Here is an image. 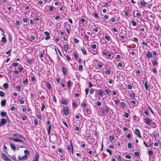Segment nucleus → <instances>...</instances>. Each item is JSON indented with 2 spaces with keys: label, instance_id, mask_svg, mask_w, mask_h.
Wrapping results in <instances>:
<instances>
[{
  "label": "nucleus",
  "instance_id": "1",
  "mask_svg": "<svg viewBox=\"0 0 161 161\" xmlns=\"http://www.w3.org/2000/svg\"><path fill=\"white\" fill-rule=\"evenodd\" d=\"M71 146L69 145L67 146V148L69 153L72 152V154H73V149L72 143L71 142H70Z\"/></svg>",
  "mask_w": 161,
  "mask_h": 161
},
{
  "label": "nucleus",
  "instance_id": "2",
  "mask_svg": "<svg viewBox=\"0 0 161 161\" xmlns=\"http://www.w3.org/2000/svg\"><path fill=\"white\" fill-rule=\"evenodd\" d=\"M7 122V120L6 119H2L1 120L0 122V127H1L3 125H4L6 124Z\"/></svg>",
  "mask_w": 161,
  "mask_h": 161
},
{
  "label": "nucleus",
  "instance_id": "3",
  "mask_svg": "<svg viewBox=\"0 0 161 161\" xmlns=\"http://www.w3.org/2000/svg\"><path fill=\"white\" fill-rule=\"evenodd\" d=\"M135 132L136 133V134L139 137L141 138L142 136L140 134V131L137 129H135Z\"/></svg>",
  "mask_w": 161,
  "mask_h": 161
},
{
  "label": "nucleus",
  "instance_id": "4",
  "mask_svg": "<svg viewBox=\"0 0 161 161\" xmlns=\"http://www.w3.org/2000/svg\"><path fill=\"white\" fill-rule=\"evenodd\" d=\"M45 35H46V36L45 38V39L46 40H49L50 38V33L47 31H45L44 33Z\"/></svg>",
  "mask_w": 161,
  "mask_h": 161
},
{
  "label": "nucleus",
  "instance_id": "5",
  "mask_svg": "<svg viewBox=\"0 0 161 161\" xmlns=\"http://www.w3.org/2000/svg\"><path fill=\"white\" fill-rule=\"evenodd\" d=\"M144 122L147 124H150L152 120L148 118H146Z\"/></svg>",
  "mask_w": 161,
  "mask_h": 161
},
{
  "label": "nucleus",
  "instance_id": "6",
  "mask_svg": "<svg viewBox=\"0 0 161 161\" xmlns=\"http://www.w3.org/2000/svg\"><path fill=\"white\" fill-rule=\"evenodd\" d=\"M10 139L12 140L14 142H23V141L19 139L18 138H10Z\"/></svg>",
  "mask_w": 161,
  "mask_h": 161
},
{
  "label": "nucleus",
  "instance_id": "7",
  "mask_svg": "<svg viewBox=\"0 0 161 161\" xmlns=\"http://www.w3.org/2000/svg\"><path fill=\"white\" fill-rule=\"evenodd\" d=\"M63 112L65 115H68L69 114V112L68 108H65L63 110Z\"/></svg>",
  "mask_w": 161,
  "mask_h": 161
},
{
  "label": "nucleus",
  "instance_id": "8",
  "mask_svg": "<svg viewBox=\"0 0 161 161\" xmlns=\"http://www.w3.org/2000/svg\"><path fill=\"white\" fill-rule=\"evenodd\" d=\"M86 99H84L82 103L81 104V106L82 108H84L86 107Z\"/></svg>",
  "mask_w": 161,
  "mask_h": 161
},
{
  "label": "nucleus",
  "instance_id": "9",
  "mask_svg": "<svg viewBox=\"0 0 161 161\" xmlns=\"http://www.w3.org/2000/svg\"><path fill=\"white\" fill-rule=\"evenodd\" d=\"M10 145L11 149L13 151H15L16 150V147L15 145L13 143H10Z\"/></svg>",
  "mask_w": 161,
  "mask_h": 161
},
{
  "label": "nucleus",
  "instance_id": "10",
  "mask_svg": "<svg viewBox=\"0 0 161 161\" xmlns=\"http://www.w3.org/2000/svg\"><path fill=\"white\" fill-rule=\"evenodd\" d=\"M27 158L26 155H24L23 157H21L20 156H19V158L20 160H23L26 159Z\"/></svg>",
  "mask_w": 161,
  "mask_h": 161
},
{
  "label": "nucleus",
  "instance_id": "11",
  "mask_svg": "<svg viewBox=\"0 0 161 161\" xmlns=\"http://www.w3.org/2000/svg\"><path fill=\"white\" fill-rule=\"evenodd\" d=\"M110 110H111V109L110 108H109L108 107H106L105 108L104 111L107 113L108 112H110L109 111Z\"/></svg>",
  "mask_w": 161,
  "mask_h": 161
},
{
  "label": "nucleus",
  "instance_id": "12",
  "mask_svg": "<svg viewBox=\"0 0 161 161\" xmlns=\"http://www.w3.org/2000/svg\"><path fill=\"white\" fill-rule=\"evenodd\" d=\"M146 56L148 58H150L152 57V54L150 52L147 53Z\"/></svg>",
  "mask_w": 161,
  "mask_h": 161
},
{
  "label": "nucleus",
  "instance_id": "13",
  "mask_svg": "<svg viewBox=\"0 0 161 161\" xmlns=\"http://www.w3.org/2000/svg\"><path fill=\"white\" fill-rule=\"evenodd\" d=\"M0 115L2 117H5L7 116V113L5 112H1Z\"/></svg>",
  "mask_w": 161,
  "mask_h": 161
},
{
  "label": "nucleus",
  "instance_id": "14",
  "mask_svg": "<svg viewBox=\"0 0 161 161\" xmlns=\"http://www.w3.org/2000/svg\"><path fill=\"white\" fill-rule=\"evenodd\" d=\"M6 104V100H2L1 102V105L2 106H4Z\"/></svg>",
  "mask_w": 161,
  "mask_h": 161
},
{
  "label": "nucleus",
  "instance_id": "15",
  "mask_svg": "<svg viewBox=\"0 0 161 161\" xmlns=\"http://www.w3.org/2000/svg\"><path fill=\"white\" fill-rule=\"evenodd\" d=\"M143 2H141L140 3V4L142 7H145L146 6V3L145 2L144 0H143Z\"/></svg>",
  "mask_w": 161,
  "mask_h": 161
},
{
  "label": "nucleus",
  "instance_id": "16",
  "mask_svg": "<svg viewBox=\"0 0 161 161\" xmlns=\"http://www.w3.org/2000/svg\"><path fill=\"white\" fill-rule=\"evenodd\" d=\"M103 94V92L102 90L100 89L98 90V95L101 96H102Z\"/></svg>",
  "mask_w": 161,
  "mask_h": 161
},
{
  "label": "nucleus",
  "instance_id": "17",
  "mask_svg": "<svg viewBox=\"0 0 161 161\" xmlns=\"http://www.w3.org/2000/svg\"><path fill=\"white\" fill-rule=\"evenodd\" d=\"M2 34L4 36L2 37L1 41L2 42H4L6 41V39L5 36V35L3 34V33Z\"/></svg>",
  "mask_w": 161,
  "mask_h": 161
},
{
  "label": "nucleus",
  "instance_id": "18",
  "mask_svg": "<svg viewBox=\"0 0 161 161\" xmlns=\"http://www.w3.org/2000/svg\"><path fill=\"white\" fill-rule=\"evenodd\" d=\"M144 86L146 90H148V87L147 84V81H145L144 82Z\"/></svg>",
  "mask_w": 161,
  "mask_h": 161
},
{
  "label": "nucleus",
  "instance_id": "19",
  "mask_svg": "<svg viewBox=\"0 0 161 161\" xmlns=\"http://www.w3.org/2000/svg\"><path fill=\"white\" fill-rule=\"evenodd\" d=\"M3 87L6 89L8 88V83H4L3 85Z\"/></svg>",
  "mask_w": 161,
  "mask_h": 161
},
{
  "label": "nucleus",
  "instance_id": "20",
  "mask_svg": "<svg viewBox=\"0 0 161 161\" xmlns=\"http://www.w3.org/2000/svg\"><path fill=\"white\" fill-rule=\"evenodd\" d=\"M1 155L2 157L3 158L4 160H5L6 158L7 157V156L3 153H2L1 154Z\"/></svg>",
  "mask_w": 161,
  "mask_h": 161
},
{
  "label": "nucleus",
  "instance_id": "21",
  "mask_svg": "<svg viewBox=\"0 0 161 161\" xmlns=\"http://www.w3.org/2000/svg\"><path fill=\"white\" fill-rule=\"evenodd\" d=\"M62 71L64 75L67 74V70L65 68L63 67L62 68Z\"/></svg>",
  "mask_w": 161,
  "mask_h": 161
},
{
  "label": "nucleus",
  "instance_id": "22",
  "mask_svg": "<svg viewBox=\"0 0 161 161\" xmlns=\"http://www.w3.org/2000/svg\"><path fill=\"white\" fill-rule=\"evenodd\" d=\"M81 50L82 51L83 54L84 55H86V51L85 49L81 48Z\"/></svg>",
  "mask_w": 161,
  "mask_h": 161
},
{
  "label": "nucleus",
  "instance_id": "23",
  "mask_svg": "<svg viewBox=\"0 0 161 161\" xmlns=\"http://www.w3.org/2000/svg\"><path fill=\"white\" fill-rule=\"evenodd\" d=\"M51 129V126L50 125L48 126V129H47V132L49 135L50 134V131Z\"/></svg>",
  "mask_w": 161,
  "mask_h": 161
},
{
  "label": "nucleus",
  "instance_id": "24",
  "mask_svg": "<svg viewBox=\"0 0 161 161\" xmlns=\"http://www.w3.org/2000/svg\"><path fill=\"white\" fill-rule=\"evenodd\" d=\"M64 50L66 52L69 49V46L68 45H64Z\"/></svg>",
  "mask_w": 161,
  "mask_h": 161
},
{
  "label": "nucleus",
  "instance_id": "25",
  "mask_svg": "<svg viewBox=\"0 0 161 161\" xmlns=\"http://www.w3.org/2000/svg\"><path fill=\"white\" fill-rule=\"evenodd\" d=\"M114 137L113 136H110L109 137V139L110 141H113L114 140Z\"/></svg>",
  "mask_w": 161,
  "mask_h": 161
},
{
  "label": "nucleus",
  "instance_id": "26",
  "mask_svg": "<svg viewBox=\"0 0 161 161\" xmlns=\"http://www.w3.org/2000/svg\"><path fill=\"white\" fill-rule=\"evenodd\" d=\"M131 23L133 26H136V22L134 20H132L131 21Z\"/></svg>",
  "mask_w": 161,
  "mask_h": 161
},
{
  "label": "nucleus",
  "instance_id": "27",
  "mask_svg": "<svg viewBox=\"0 0 161 161\" xmlns=\"http://www.w3.org/2000/svg\"><path fill=\"white\" fill-rule=\"evenodd\" d=\"M61 103L62 104L65 105L66 103V101L65 100H63L61 101Z\"/></svg>",
  "mask_w": 161,
  "mask_h": 161
},
{
  "label": "nucleus",
  "instance_id": "28",
  "mask_svg": "<svg viewBox=\"0 0 161 161\" xmlns=\"http://www.w3.org/2000/svg\"><path fill=\"white\" fill-rule=\"evenodd\" d=\"M47 86L49 90L51 89V85L50 83H49V82H47Z\"/></svg>",
  "mask_w": 161,
  "mask_h": 161
},
{
  "label": "nucleus",
  "instance_id": "29",
  "mask_svg": "<svg viewBox=\"0 0 161 161\" xmlns=\"http://www.w3.org/2000/svg\"><path fill=\"white\" fill-rule=\"evenodd\" d=\"M19 64V63L17 62L14 63L12 64V65L14 67H16Z\"/></svg>",
  "mask_w": 161,
  "mask_h": 161
},
{
  "label": "nucleus",
  "instance_id": "30",
  "mask_svg": "<svg viewBox=\"0 0 161 161\" xmlns=\"http://www.w3.org/2000/svg\"><path fill=\"white\" fill-rule=\"evenodd\" d=\"M130 96L131 99H134V98L135 97V94L134 93H131L130 94Z\"/></svg>",
  "mask_w": 161,
  "mask_h": 161
},
{
  "label": "nucleus",
  "instance_id": "31",
  "mask_svg": "<svg viewBox=\"0 0 161 161\" xmlns=\"http://www.w3.org/2000/svg\"><path fill=\"white\" fill-rule=\"evenodd\" d=\"M149 142H148L147 143L148 144H149L150 147H151L152 144H153V143L152 142H151V139H149Z\"/></svg>",
  "mask_w": 161,
  "mask_h": 161
},
{
  "label": "nucleus",
  "instance_id": "32",
  "mask_svg": "<svg viewBox=\"0 0 161 161\" xmlns=\"http://www.w3.org/2000/svg\"><path fill=\"white\" fill-rule=\"evenodd\" d=\"M150 155H153V152L151 150H149L147 152Z\"/></svg>",
  "mask_w": 161,
  "mask_h": 161
},
{
  "label": "nucleus",
  "instance_id": "33",
  "mask_svg": "<svg viewBox=\"0 0 161 161\" xmlns=\"http://www.w3.org/2000/svg\"><path fill=\"white\" fill-rule=\"evenodd\" d=\"M4 93L3 91H0V96L3 97L4 96Z\"/></svg>",
  "mask_w": 161,
  "mask_h": 161
},
{
  "label": "nucleus",
  "instance_id": "34",
  "mask_svg": "<svg viewBox=\"0 0 161 161\" xmlns=\"http://www.w3.org/2000/svg\"><path fill=\"white\" fill-rule=\"evenodd\" d=\"M71 82L70 81H69L67 82V86L69 87L71 85Z\"/></svg>",
  "mask_w": 161,
  "mask_h": 161
},
{
  "label": "nucleus",
  "instance_id": "35",
  "mask_svg": "<svg viewBox=\"0 0 161 161\" xmlns=\"http://www.w3.org/2000/svg\"><path fill=\"white\" fill-rule=\"evenodd\" d=\"M105 39L108 41H109L110 40V38H109V37L108 36H107V35H106L105 36Z\"/></svg>",
  "mask_w": 161,
  "mask_h": 161
},
{
  "label": "nucleus",
  "instance_id": "36",
  "mask_svg": "<svg viewBox=\"0 0 161 161\" xmlns=\"http://www.w3.org/2000/svg\"><path fill=\"white\" fill-rule=\"evenodd\" d=\"M133 41L136 42H137L138 41V39L137 38L134 37L133 38Z\"/></svg>",
  "mask_w": 161,
  "mask_h": 161
},
{
  "label": "nucleus",
  "instance_id": "37",
  "mask_svg": "<svg viewBox=\"0 0 161 161\" xmlns=\"http://www.w3.org/2000/svg\"><path fill=\"white\" fill-rule=\"evenodd\" d=\"M152 62L153 64L154 65H156L157 63V62L154 60L152 61Z\"/></svg>",
  "mask_w": 161,
  "mask_h": 161
},
{
  "label": "nucleus",
  "instance_id": "38",
  "mask_svg": "<svg viewBox=\"0 0 161 161\" xmlns=\"http://www.w3.org/2000/svg\"><path fill=\"white\" fill-rule=\"evenodd\" d=\"M19 102L21 104H23L25 103V101L22 99L19 100Z\"/></svg>",
  "mask_w": 161,
  "mask_h": 161
},
{
  "label": "nucleus",
  "instance_id": "39",
  "mask_svg": "<svg viewBox=\"0 0 161 161\" xmlns=\"http://www.w3.org/2000/svg\"><path fill=\"white\" fill-rule=\"evenodd\" d=\"M92 48L93 49H95L96 48V45L95 44L92 45Z\"/></svg>",
  "mask_w": 161,
  "mask_h": 161
},
{
  "label": "nucleus",
  "instance_id": "40",
  "mask_svg": "<svg viewBox=\"0 0 161 161\" xmlns=\"http://www.w3.org/2000/svg\"><path fill=\"white\" fill-rule=\"evenodd\" d=\"M11 49H10V50H9V51H8L6 53V54H8L9 55L8 56H10V55H11Z\"/></svg>",
  "mask_w": 161,
  "mask_h": 161
},
{
  "label": "nucleus",
  "instance_id": "41",
  "mask_svg": "<svg viewBox=\"0 0 161 161\" xmlns=\"http://www.w3.org/2000/svg\"><path fill=\"white\" fill-rule=\"evenodd\" d=\"M74 41L76 43H78L79 42V40L78 39H77V38H75L74 39Z\"/></svg>",
  "mask_w": 161,
  "mask_h": 161
},
{
  "label": "nucleus",
  "instance_id": "42",
  "mask_svg": "<svg viewBox=\"0 0 161 161\" xmlns=\"http://www.w3.org/2000/svg\"><path fill=\"white\" fill-rule=\"evenodd\" d=\"M44 54L43 53L41 52L39 55V56L41 58H42L43 57Z\"/></svg>",
  "mask_w": 161,
  "mask_h": 161
},
{
  "label": "nucleus",
  "instance_id": "43",
  "mask_svg": "<svg viewBox=\"0 0 161 161\" xmlns=\"http://www.w3.org/2000/svg\"><path fill=\"white\" fill-rule=\"evenodd\" d=\"M105 92L108 94H109L111 91L109 89H106L105 90Z\"/></svg>",
  "mask_w": 161,
  "mask_h": 161
},
{
  "label": "nucleus",
  "instance_id": "44",
  "mask_svg": "<svg viewBox=\"0 0 161 161\" xmlns=\"http://www.w3.org/2000/svg\"><path fill=\"white\" fill-rule=\"evenodd\" d=\"M42 108H41V111H43L44 109V108L45 107V106L44 104L43 103L42 104Z\"/></svg>",
  "mask_w": 161,
  "mask_h": 161
},
{
  "label": "nucleus",
  "instance_id": "45",
  "mask_svg": "<svg viewBox=\"0 0 161 161\" xmlns=\"http://www.w3.org/2000/svg\"><path fill=\"white\" fill-rule=\"evenodd\" d=\"M16 88L19 91H20L21 90V87L20 86H17L16 87Z\"/></svg>",
  "mask_w": 161,
  "mask_h": 161
},
{
  "label": "nucleus",
  "instance_id": "46",
  "mask_svg": "<svg viewBox=\"0 0 161 161\" xmlns=\"http://www.w3.org/2000/svg\"><path fill=\"white\" fill-rule=\"evenodd\" d=\"M124 116L126 118H128L129 116L128 114L127 113H125L124 114Z\"/></svg>",
  "mask_w": 161,
  "mask_h": 161
},
{
  "label": "nucleus",
  "instance_id": "47",
  "mask_svg": "<svg viewBox=\"0 0 161 161\" xmlns=\"http://www.w3.org/2000/svg\"><path fill=\"white\" fill-rule=\"evenodd\" d=\"M107 152L109 153L110 155H111L112 154V151L109 149H107Z\"/></svg>",
  "mask_w": 161,
  "mask_h": 161
},
{
  "label": "nucleus",
  "instance_id": "48",
  "mask_svg": "<svg viewBox=\"0 0 161 161\" xmlns=\"http://www.w3.org/2000/svg\"><path fill=\"white\" fill-rule=\"evenodd\" d=\"M83 69V66L81 65H79V70H81Z\"/></svg>",
  "mask_w": 161,
  "mask_h": 161
},
{
  "label": "nucleus",
  "instance_id": "49",
  "mask_svg": "<svg viewBox=\"0 0 161 161\" xmlns=\"http://www.w3.org/2000/svg\"><path fill=\"white\" fill-rule=\"evenodd\" d=\"M125 157L128 159H130L131 158V156L129 155H126L125 156Z\"/></svg>",
  "mask_w": 161,
  "mask_h": 161
},
{
  "label": "nucleus",
  "instance_id": "50",
  "mask_svg": "<svg viewBox=\"0 0 161 161\" xmlns=\"http://www.w3.org/2000/svg\"><path fill=\"white\" fill-rule=\"evenodd\" d=\"M22 119L23 120H25L27 118L25 116H23L21 117Z\"/></svg>",
  "mask_w": 161,
  "mask_h": 161
},
{
  "label": "nucleus",
  "instance_id": "51",
  "mask_svg": "<svg viewBox=\"0 0 161 161\" xmlns=\"http://www.w3.org/2000/svg\"><path fill=\"white\" fill-rule=\"evenodd\" d=\"M121 104L122 106L124 107H125L126 106L125 103L123 102H121Z\"/></svg>",
  "mask_w": 161,
  "mask_h": 161
},
{
  "label": "nucleus",
  "instance_id": "52",
  "mask_svg": "<svg viewBox=\"0 0 161 161\" xmlns=\"http://www.w3.org/2000/svg\"><path fill=\"white\" fill-rule=\"evenodd\" d=\"M24 153H25V155H27L29 154V152L27 150H25L24 151Z\"/></svg>",
  "mask_w": 161,
  "mask_h": 161
},
{
  "label": "nucleus",
  "instance_id": "53",
  "mask_svg": "<svg viewBox=\"0 0 161 161\" xmlns=\"http://www.w3.org/2000/svg\"><path fill=\"white\" fill-rule=\"evenodd\" d=\"M16 109V108L14 106H12L11 108V111H14Z\"/></svg>",
  "mask_w": 161,
  "mask_h": 161
},
{
  "label": "nucleus",
  "instance_id": "54",
  "mask_svg": "<svg viewBox=\"0 0 161 161\" xmlns=\"http://www.w3.org/2000/svg\"><path fill=\"white\" fill-rule=\"evenodd\" d=\"M72 106L73 107H75L77 106V105H76V104L74 102H73L72 103Z\"/></svg>",
  "mask_w": 161,
  "mask_h": 161
},
{
  "label": "nucleus",
  "instance_id": "55",
  "mask_svg": "<svg viewBox=\"0 0 161 161\" xmlns=\"http://www.w3.org/2000/svg\"><path fill=\"white\" fill-rule=\"evenodd\" d=\"M122 66V64L121 63V62H120L119 63H118L117 64V66H119V67H121Z\"/></svg>",
  "mask_w": 161,
  "mask_h": 161
},
{
  "label": "nucleus",
  "instance_id": "56",
  "mask_svg": "<svg viewBox=\"0 0 161 161\" xmlns=\"http://www.w3.org/2000/svg\"><path fill=\"white\" fill-rule=\"evenodd\" d=\"M31 97L35 98L36 97V94H33L32 93L31 94Z\"/></svg>",
  "mask_w": 161,
  "mask_h": 161
},
{
  "label": "nucleus",
  "instance_id": "57",
  "mask_svg": "<svg viewBox=\"0 0 161 161\" xmlns=\"http://www.w3.org/2000/svg\"><path fill=\"white\" fill-rule=\"evenodd\" d=\"M127 146H128V148H130L131 147L132 145H131V144L129 142Z\"/></svg>",
  "mask_w": 161,
  "mask_h": 161
},
{
  "label": "nucleus",
  "instance_id": "58",
  "mask_svg": "<svg viewBox=\"0 0 161 161\" xmlns=\"http://www.w3.org/2000/svg\"><path fill=\"white\" fill-rule=\"evenodd\" d=\"M103 55H106L107 54V53L105 50H103L102 52Z\"/></svg>",
  "mask_w": 161,
  "mask_h": 161
},
{
  "label": "nucleus",
  "instance_id": "59",
  "mask_svg": "<svg viewBox=\"0 0 161 161\" xmlns=\"http://www.w3.org/2000/svg\"><path fill=\"white\" fill-rule=\"evenodd\" d=\"M97 104L98 106H100L101 105L102 103L100 101H98L97 103Z\"/></svg>",
  "mask_w": 161,
  "mask_h": 161
},
{
  "label": "nucleus",
  "instance_id": "60",
  "mask_svg": "<svg viewBox=\"0 0 161 161\" xmlns=\"http://www.w3.org/2000/svg\"><path fill=\"white\" fill-rule=\"evenodd\" d=\"M34 123L36 126L37 125V121L36 119H35L34 120Z\"/></svg>",
  "mask_w": 161,
  "mask_h": 161
},
{
  "label": "nucleus",
  "instance_id": "61",
  "mask_svg": "<svg viewBox=\"0 0 161 161\" xmlns=\"http://www.w3.org/2000/svg\"><path fill=\"white\" fill-rule=\"evenodd\" d=\"M89 91V89L88 88H86L85 89V92L86 93V95H87L88 94Z\"/></svg>",
  "mask_w": 161,
  "mask_h": 161
},
{
  "label": "nucleus",
  "instance_id": "62",
  "mask_svg": "<svg viewBox=\"0 0 161 161\" xmlns=\"http://www.w3.org/2000/svg\"><path fill=\"white\" fill-rule=\"evenodd\" d=\"M121 159V157L120 156H119L117 158L118 161H122Z\"/></svg>",
  "mask_w": 161,
  "mask_h": 161
},
{
  "label": "nucleus",
  "instance_id": "63",
  "mask_svg": "<svg viewBox=\"0 0 161 161\" xmlns=\"http://www.w3.org/2000/svg\"><path fill=\"white\" fill-rule=\"evenodd\" d=\"M6 161H12V160H11L9 158H8V157H7L5 160H4Z\"/></svg>",
  "mask_w": 161,
  "mask_h": 161
},
{
  "label": "nucleus",
  "instance_id": "64",
  "mask_svg": "<svg viewBox=\"0 0 161 161\" xmlns=\"http://www.w3.org/2000/svg\"><path fill=\"white\" fill-rule=\"evenodd\" d=\"M94 90L93 89H91L90 90V93L92 94L94 92Z\"/></svg>",
  "mask_w": 161,
  "mask_h": 161
}]
</instances>
